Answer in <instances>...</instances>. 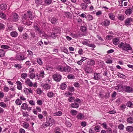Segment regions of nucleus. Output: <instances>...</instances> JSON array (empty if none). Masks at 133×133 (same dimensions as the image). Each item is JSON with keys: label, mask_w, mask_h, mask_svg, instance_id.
Instances as JSON below:
<instances>
[{"label": "nucleus", "mask_w": 133, "mask_h": 133, "mask_svg": "<svg viewBox=\"0 0 133 133\" xmlns=\"http://www.w3.org/2000/svg\"><path fill=\"white\" fill-rule=\"evenodd\" d=\"M118 47L122 49L123 50L127 51L128 50L131 51L132 50V48L131 45L127 43H124L123 42H121L118 45Z\"/></svg>", "instance_id": "obj_1"}, {"label": "nucleus", "mask_w": 133, "mask_h": 133, "mask_svg": "<svg viewBox=\"0 0 133 133\" xmlns=\"http://www.w3.org/2000/svg\"><path fill=\"white\" fill-rule=\"evenodd\" d=\"M122 88L124 91L127 92H131L133 91V88L130 86H124Z\"/></svg>", "instance_id": "obj_2"}, {"label": "nucleus", "mask_w": 133, "mask_h": 133, "mask_svg": "<svg viewBox=\"0 0 133 133\" xmlns=\"http://www.w3.org/2000/svg\"><path fill=\"white\" fill-rule=\"evenodd\" d=\"M84 69L85 73L87 74L91 73L93 71V69L92 67L88 66L87 65L85 66Z\"/></svg>", "instance_id": "obj_3"}, {"label": "nucleus", "mask_w": 133, "mask_h": 133, "mask_svg": "<svg viewBox=\"0 0 133 133\" xmlns=\"http://www.w3.org/2000/svg\"><path fill=\"white\" fill-rule=\"evenodd\" d=\"M61 76L58 74H55L53 76L54 79L57 82L59 81L61 79Z\"/></svg>", "instance_id": "obj_4"}, {"label": "nucleus", "mask_w": 133, "mask_h": 133, "mask_svg": "<svg viewBox=\"0 0 133 133\" xmlns=\"http://www.w3.org/2000/svg\"><path fill=\"white\" fill-rule=\"evenodd\" d=\"M16 58V59L19 61H23L27 58V57H24V55L19 54H17Z\"/></svg>", "instance_id": "obj_5"}, {"label": "nucleus", "mask_w": 133, "mask_h": 133, "mask_svg": "<svg viewBox=\"0 0 133 133\" xmlns=\"http://www.w3.org/2000/svg\"><path fill=\"white\" fill-rule=\"evenodd\" d=\"M46 119L49 121V122L51 126L55 124V121L54 119L50 116H49L48 117H46Z\"/></svg>", "instance_id": "obj_6"}, {"label": "nucleus", "mask_w": 133, "mask_h": 133, "mask_svg": "<svg viewBox=\"0 0 133 133\" xmlns=\"http://www.w3.org/2000/svg\"><path fill=\"white\" fill-rule=\"evenodd\" d=\"M132 19H133L131 18H128L126 19L124 22L125 25L127 26L130 25V23L132 21Z\"/></svg>", "instance_id": "obj_7"}, {"label": "nucleus", "mask_w": 133, "mask_h": 133, "mask_svg": "<svg viewBox=\"0 0 133 133\" xmlns=\"http://www.w3.org/2000/svg\"><path fill=\"white\" fill-rule=\"evenodd\" d=\"M26 14H27L28 17L29 18V19L32 20L34 18V16L32 15L31 11L29 10L28 11Z\"/></svg>", "instance_id": "obj_8"}, {"label": "nucleus", "mask_w": 133, "mask_h": 133, "mask_svg": "<svg viewBox=\"0 0 133 133\" xmlns=\"http://www.w3.org/2000/svg\"><path fill=\"white\" fill-rule=\"evenodd\" d=\"M49 36L54 39H56L57 37L58 38L59 36L53 32L49 34Z\"/></svg>", "instance_id": "obj_9"}, {"label": "nucleus", "mask_w": 133, "mask_h": 133, "mask_svg": "<svg viewBox=\"0 0 133 133\" xmlns=\"http://www.w3.org/2000/svg\"><path fill=\"white\" fill-rule=\"evenodd\" d=\"M35 4L37 5L36 6L38 7L39 6L43 5V0H35Z\"/></svg>", "instance_id": "obj_10"}, {"label": "nucleus", "mask_w": 133, "mask_h": 133, "mask_svg": "<svg viewBox=\"0 0 133 133\" xmlns=\"http://www.w3.org/2000/svg\"><path fill=\"white\" fill-rule=\"evenodd\" d=\"M53 32L60 36V35L61 30H60L59 28L56 27L54 29Z\"/></svg>", "instance_id": "obj_11"}, {"label": "nucleus", "mask_w": 133, "mask_h": 133, "mask_svg": "<svg viewBox=\"0 0 133 133\" xmlns=\"http://www.w3.org/2000/svg\"><path fill=\"white\" fill-rule=\"evenodd\" d=\"M110 23V21L108 19H106L101 23V24L103 26H107L109 25Z\"/></svg>", "instance_id": "obj_12"}, {"label": "nucleus", "mask_w": 133, "mask_h": 133, "mask_svg": "<svg viewBox=\"0 0 133 133\" xmlns=\"http://www.w3.org/2000/svg\"><path fill=\"white\" fill-rule=\"evenodd\" d=\"M26 84L28 85L29 87H32V86L33 84L30 80L29 78H27L25 81Z\"/></svg>", "instance_id": "obj_13"}, {"label": "nucleus", "mask_w": 133, "mask_h": 133, "mask_svg": "<svg viewBox=\"0 0 133 133\" xmlns=\"http://www.w3.org/2000/svg\"><path fill=\"white\" fill-rule=\"evenodd\" d=\"M101 78V76L99 73L95 72L94 73V79L96 80H98Z\"/></svg>", "instance_id": "obj_14"}, {"label": "nucleus", "mask_w": 133, "mask_h": 133, "mask_svg": "<svg viewBox=\"0 0 133 133\" xmlns=\"http://www.w3.org/2000/svg\"><path fill=\"white\" fill-rule=\"evenodd\" d=\"M24 91L25 92L26 94L28 95L30 93H32V90H31V88L28 89L25 88L24 89Z\"/></svg>", "instance_id": "obj_15"}, {"label": "nucleus", "mask_w": 133, "mask_h": 133, "mask_svg": "<svg viewBox=\"0 0 133 133\" xmlns=\"http://www.w3.org/2000/svg\"><path fill=\"white\" fill-rule=\"evenodd\" d=\"M132 12L131 8L127 9L125 11V13L128 16L130 15Z\"/></svg>", "instance_id": "obj_16"}, {"label": "nucleus", "mask_w": 133, "mask_h": 133, "mask_svg": "<svg viewBox=\"0 0 133 133\" xmlns=\"http://www.w3.org/2000/svg\"><path fill=\"white\" fill-rule=\"evenodd\" d=\"M34 28L35 29L36 32H39L40 34H42V31L40 29V27H38L37 25H35Z\"/></svg>", "instance_id": "obj_17"}, {"label": "nucleus", "mask_w": 133, "mask_h": 133, "mask_svg": "<svg viewBox=\"0 0 133 133\" xmlns=\"http://www.w3.org/2000/svg\"><path fill=\"white\" fill-rule=\"evenodd\" d=\"M77 118L80 119H82L84 118V115L81 113H79L77 115Z\"/></svg>", "instance_id": "obj_18"}, {"label": "nucleus", "mask_w": 133, "mask_h": 133, "mask_svg": "<svg viewBox=\"0 0 133 133\" xmlns=\"http://www.w3.org/2000/svg\"><path fill=\"white\" fill-rule=\"evenodd\" d=\"M50 125L49 122V121L48 120H46V122H44L42 125V126L44 128L49 127Z\"/></svg>", "instance_id": "obj_19"}, {"label": "nucleus", "mask_w": 133, "mask_h": 133, "mask_svg": "<svg viewBox=\"0 0 133 133\" xmlns=\"http://www.w3.org/2000/svg\"><path fill=\"white\" fill-rule=\"evenodd\" d=\"M113 44L115 45H117L119 42V40L118 38H114L113 40Z\"/></svg>", "instance_id": "obj_20"}, {"label": "nucleus", "mask_w": 133, "mask_h": 133, "mask_svg": "<svg viewBox=\"0 0 133 133\" xmlns=\"http://www.w3.org/2000/svg\"><path fill=\"white\" fill-rule=\"evenodd\" d=\"M16 83L17 85V88L19 90H21L22 89V83L19 81H17L16 82Z\"/></svg>", "instance_id": "obj_21"}, {"label": "nucleus", "mask_w": 133, "mask_h": 133, "mask_svg": "<svg viewBox=\"0 0 133 133\" xmlns=\"http://www.w3.org/2000/svg\"><path fill=\"white\" fill-rule=\"evenodd\" d=\"M7 7L6 4L4 3L0 5V8L2 10H5L6 9Z\"/></svg>", "instance_id": "obj_22"}, {"label": "nucleus", "mask_w": 133, "mask_h": 133, "mask_svg": "<svg viewBox=\"0 0 133 133\" xmlns=\"http://www.w3.org/2000/svg\"><path fill=\"white\" fill-rule=\"evenodd\" d=\"M64 71L65 72H69L70 71L71 68L69 66H67L66 67H64Z\"/></svg>", "instance_id": "obj_23"}, {"label": "nucleus", "mask_w": 133, "mask_h": 133, "mask_svg": "<svg viewBox=\"0 0 133 133\" xmlns=\"http://www.w3.org/2000/svg\"><path fill=\"white\" fill-rule=\"evenodd\" d=\"M64 67L62 66L59 65L58 66L56 69L58 71L61 72H63L64 71Z\"/></svg>", "instance_id": "obj_24"}, {"label": "nucleus", "mask_w": 133, "mask_h": 133, "mask_svg": "<svg viewBox=\"0 0 133 133\" xmlns=\"http://www.w3.org/2000/svg\"><path fill=\"white\" fill-rule=\"evenodd\" d=\"M126 130L128 132H131L133 131V127L129 126H127L126 128Z\"/></svg>", "instance_id": "obj_25"}, {"label": "nucleus", "mask_w": 133, "mask_h": 133, "mask_svg": "<svg viewBox=\"0 0 133 133\" xmlns=\"http://www.w3.org/2000/svg\"><path fill=\"white\" fill-rule=\"evenodd\" d=\"M11 35L13 37H16L18 35L17 32L15 31H13L11 32Z\"/></svg>", "instance_id": "obj_26"}, {"label": "nucleus", "mask_w": 133, "mask_h": 133, "mask_svg": "<svg viewBox=\"0 0 133 133\" xmlns=\"http://www.w3.org/2000/svg\"><path fill=\"white\" fill-rule=\"evenodd\" d=\"M86 59L87 58L85 57H82V59L79 61L77 62V63L78 64L81 65L82 64V62Z\"/></svg>", "instance_id": "obj_27"}, {"label": "nucleus", "mask_w": 133, "mask_h": 133, "mask_svg": "<svg viewBox=\"0 0 133 133\" xmlns=\"http://www.w3.org/2000/svg\"><path fill=\"white\" fill-rule=\"evenodd\" d=\"M95 61L94 60H90L87 62V64L88 65L91 66L94 65L95 64Z\"/></svg>", "instance_id": "obj_28"}, {"label": "nucleus", "mask_w": 133, "mask_h": 133, "mask_svg": "<svg viewBox=\"0 0 133 133\" xmlns=\"http://www.w3.org/2000/svg\"><path fill=\"white\" fill-rule=\"evenodd\" d=\"M43 87L45 89L48 90L50 88L51 86L48 84L45 83L43 85Z\"/></svg>", "instance_id": "obj_29"}, {"label": "nucleus", "mask_w": 133, "mask_h": 133, "mask_svg": "<svg viewBox=\"0 0 133 133\" xmlns=\"http://www.w3.org/2000/svg\"><path fill=\"white\" fill-rule=\"evenodd\" d=\"M108 15L110 19L113 20H115V16L113 14L110 13Z\"/></svg>", "instance_id": "obj_30"}, {"label": "nucleus", "mask_w": 133, "mask_h": 133, "mask_svg": "<svg viewBox=\"0 0 133 133\" xmlns=\"http://www.w3.org/2000/svg\"><path fill=\"white\" fill-rule=\"evenodd\" d=\"M21 17L22 20H23V22L24 20L28 18V16L27 15V14H22L21 15Z\"/></svg>", "instance_id": "obj_31"}, {"label": "nucleus", "mask_w": 133, "mask_h": 133, "mask_svg": "<svg viewBox=\"0 0 133 133\" xmlns=\"http://www.w3.org/2000/svg\"><path fill=\"white\" fill-rule=\"evenodd\" d=\"M80 6L81 7V8L84 10L86 9L87 6V5L85 3H82L80 4Z\"/></svg>", "instance_id": "obj_32"}, {"label": "nucleus", "mask_w": 133, "mask_h": 133, "mask_svg": "<svg viewBox=\"0 0 133 133\" xmlns=\"http://www.w3.org/2000/svg\"><path fill=\"white\" fill-rule=\"evenodd\" d=\"M127 121L129 123L132 124L133 123V118L130 117L128 118L127 119Z\"/></svg>", "instance_id": "obj_33"}, {"label": "nucleus", "mask_w": 133, "mask_h": 133, "mask_svg": "<svg viewBox=\"0 0 133 133\" xmlns=\"http://www.w3.org/2000/svg\"><path fill=\"white\" fill-rule=\"evenodd\" d=\"M118 18L119 20L123 21L124 19V16L123 15L119 14L118 16Z\"/></svg>", "instance_id": "obj_34"}, {"label": "nucleus", "mask_w": 133, "mask_h": 133, "mask_svg": "<svg viewBox=\"0 0 133 133\" xmlns=\"http://www.w3.org/2000/svg\"><path fill=\"white\" fill-rule=\"evenodd\" d=\"M71 106L72 107L76 108H78L79 107L78 104L75 102L72 103Z\"/></svg>", "instance_id": "obj_35"}, {"label": "nucleus", "mask_w": 133, "mask_h": 133, "mask_svg": "<svg viewBox=\"0 0 133 133\" xmlns=\"http://www.w3.org/2000/svg\"><path fill=\"white\" fill-rule=\"evenodd\" d=\"M62 114V112L60 111H59L58 112H56L55 113H54L53 115L54 116H60Z\"/></svg>", "instance_id": "obj_36"}, {"label": "nucleus", "mask_w": 133, "mask_h": 133, "mask_svg": "<svg viewBox=\"0 0 133 133\" xmlns=\"http://www.w3.org/2000/svg\"><path fill=\"white\" fill-rule=\"evenodd\" d=\"M28 108V105L25 103H23L21 106L23 110H26Z\"/></svg>", "instance_id": "obj_37"}, {"label": "nucleus", "mask_w": 133, "mask_h": 133, "mask_svg": "<svg viewBox=\"0 0 133 133\" xmlns=\"http://www.w3.org/2000/svg\"><path fill=\"white\" fill-rule=\"evenodd\" d=\"M47 96L49 98H51L53 97L54 94L52 91H50L47 93Z\"/></svg>", "instance_id": "obj_38"}, {"label": "nucleus", "mask_w": 133, "mask_h": 133, "mask_svg": "<svg viewBox=\"0 0 133 133\" xmlns=\"http://www.w3.org/2000/svg\"><path fill=\"white\" fill-rule=\"evenodd\" d=\"M66 85L64 83H62L61 85L60 88L62 90H64L66 87Z\"/></svg>", "instance_id": "obj_39"}, {"label": "nucleus", "mask_w": 133, "mask_h": 133, "mask_svg": "<svg viewBox=\"0 0 133 133\" xmlns=\"http://www.w3.org/2000/svg\"><path fill=\"white\" fill-rule=\"evenodd\" d=\"M22 103L21 100L19 99H17L15 101V103L17 104L20 105Z\"/></svg>", "instance_id": "obj_40"}, {"label": "nucleus", "mask_w": 133, "mask_h": 133, "mask_svg": "<svg viewBox=\"0 0 133 133\" xmlns=\"http://www.w3.org/2000/svg\"><path fill=\"white\" fill-rule=\"evenodd\" d=\"M57 19L55 17H53L51 19V22L53 24H55Z\"/></svg>", "instance_id": "obj_41"}, {"label": "nucleus", "mask_w": 133, "mask_h": 133, "mask_svg": "<svg viewBox=\"0 0 133 133\" xmlns=\"http://www.w3.org/2000/svg\"><path fill=\"white\" fill-rule=\"evenodd\" d=\"M5 52L3 49H0V57H3L5 55Z\"/></svg>", "instance_id": "obj_42"}, {"label": "nucleus", "mask_w": 133, "mask_h": 133, "mask_svg": "<svg viewBox=\"0 0 133 133\" xmlns=\"http://www.w3.org/2000/svg\"><path fill=\"white\" fill-rule=\"evenodd\" d=\"M70 113L72 115H75L77 114V111L76 110H72L70 111Z\"/></svg>", "instance_id": "obj_43"}, {"label": "nucleus", "mask_w": 133, "mask_h": 133, "mask_svg": "<svg viewBox=\"0 0 133 133\" xmlns=\"http://www.w3.org/2000/svg\"><path fill=\"white\" fill-rule=\"evenodd\" d=\"M14 66L15 67L17 68L18 69H21L22 67L21 65L20 64H16L14 65Z\"/></svg>", "instance_id": "obj_44"}, {"label": "nucleus", "mask_w": 133, "mask_h": 133, "mask_svg": "<svg viewBox=\"0 0 133 133\" xmlns=\"http://www.w3.org/2000/svg\"><path fill=\"white\" fill-rule=\"evenodd\" d=\"M37 62L39 65H42V61L40 58H38L37 59Z\"/></svg>", "instance_id": "obj_45"}, {"label": "nucleus", "mask_w": 133, "mask_h": 133, "mask_svg": "<svg viewBox=\"0 0 133 133\" xmlns=\"http://www.w3.org/2000/svg\"><path fill=\"white\" fill-rule=\"evenodd\" d=\"M101 128V127L99 125H97L95 127V130L97 132H98L100 131V129Z\"/></svg>", "instance_id": "obj_46"}, {"label": "nucleus", "mask_w": 133, "mask_h": 133, "mask_svg": "<svg viewBox=\"0 0 133 133\" xmlns=\"http://www.w3.org/2000/svg\"><path fill=\"white\" fill-rule=\"evenodd\" d=\"M75 77L72 74H69L68 75L67 78L68 79H73Z\"/></svg>", "instance_id": "obj_47"}, {"label": "nucleus", "mask_w": 133, "mask_h": 133, "mask_svg": "<svg viewBox=\"0 0 133 133\" xmlns=\"http://www.w3.org/2000/svg\"><path fill=\"white\" fill-rule=\"evenodd\" d=\"M5 26L3 24L0 23V30H4L5 28Z\"/></svg>", "instance_id": "obj_48"}, {"label": "nucleus", "mask_w": 133, "mask_h": 133, "mask_svg": "<svg viewBox=\"0 0 133 133\" xmlns=\"http://www.w3.org/2000/svg\"><path fill=\"white\" fill-rule=\"evenodd\" d=\"M45 69L47 70L52 71L53 70V68L52 66H46Z\"/></svg>", "instance_id": "obj_49"}, {"label": "nucleus", "mask_w": 133, "mask_h": 133, "mask_svg": "<svg viewBox=\"0 0 133 133\" xmlns=\"http://www.w3.org/2000/svg\"><path fill=\"white\" fill-rule=\"evenodd\" d=\"M0 17L1 18L4 19H5L6 18V15L3 13H1L0 14Z\"/></svg>", "instance_id": "obj_50"}, {"label": "nucleus", "mask_w": 133, "mask_h": 133, "mask_svg": "<svg viewBox=\"0 0 133 133\" xmlns=\"http://www.w3.org/2000/svg\"><path fill=\"white\" fill-rule=\"evenodd\" d=\"M118 128L120 130H123L124 129V125L122 124H120L119 125Z\"/></svg>", "instance_id": "obj_51"}, {"label": "nucleus", "mask_w": 133, "mask_h": 133, "mask_svg": "<svg viewBox=\"0 0 133 133\" xmlns=\"http://www.w3.org/2000/svg\"><path fill=\"white\" fill-rule=\"evenodd\" d=\"M86 18L89 20H91L93 19V17L91 15H89L87 16Z\"/></svg>", "instance_id": "obj_52"}, {"label": "nucleus", "mask_w": 133, "mask_h": 133, "mask_svg": "<svg viewBox=\"0 0 133 133\" xmlns=\"http://www.w3.org/2000/svg\"><path fill=\"white\" fill-rule=\"evenodd\" d=\"M1 48H2L7 49L9 48L10 47L7 45H2L1 46Z\"/></svg>", "instance_id": "obj_53"}, {"label": "nucleus", "mask_w": 133, "mask_h": 133, "mask_svg": "<svg viewBox=\"0 0 133 133\" xmlns=\"http://www.w3.org/2000/svg\"><path fill=\"white\" fill-rule=\"evenodd\" d=\"M22 36L23 38L24 39H26L29 37L28 34L25 33Z\"/></svg>", "instance_id": "obj_54"}, {"label": "nucleus", "mask_w": 133, "mask_h": 133, "mask_svg": "<svg viewBox=\"0 0 133 133\" xmlns=\"http://www.w3.org/2000/svg\"><path fill=\"white\" fill-rule=\"evenodd\" d=\"M27 76V74L26 73H23L21 75V77L22 78L24 79H25Z\"/></svg>", "instance_id": "obj_55"}, {"label": "nucleus", "mask_w": 133, "mask_h": 133, "mask_svg": "<svg viewBox=\"0 0 133 133\" xmlns=\"http://www.w3.org/2000/svg\"><path fill=\"white\" fill-rule=\"evenodd\" d=\"M12 16L13 17V18L15 19H17L18 17V15L16 13L13 14H12Z\"/></svg>", "instance_id": "obj_56"}, {"label": "nucleus", "mask_w": 133, "mask_h": 133, "mask_svg": "<svg viewBox=\"0 0 133 133\" xmlns=\"http://www.w3.org/2000/svg\"><path fill=\"white\" fill-rule=\"evenodd\" d=\"M87 29L85 26H83L81 27V30L82 32H84L86 31Z\"/></svg>", "instance_id": "obj_57"}, {"label": "nucleus", "mask_w": 133, "mask_h": 133, "mask_svg": "<svg viewBox=\"0 0 133 133\" xmlns=\"http://www.w3.org/2000/svg\"><path fill=\"white\" fill-rule=\"evenodd\" d=\"M127 105L129 107H131V106L133 105L132 103L131 102H128L127 103Z\"/></svg>", "instance_id": "obj_58"}, {"label": "nucleus", "mask_w": 133, "mask_h": 133, "mask_svg": "<svg viewBox=\"0 0 133 133\" xmlns=\"http://www.w3.org/2000/svg\"><path fill=\"white\" fill-rule=\"evenodd\" d=\"M0 105L3 108H5L6 107V105L3 102H1L0 103Z\"/></svg>", "instance_id": "obj_59"}, {"label": "nucleus", "mask_w": 133, "mask_h": 133, "mask_svg": "<svg viewBox=\"0 0 133 133\" xmlns=\"http://www.w3.org/2000/svg\"><path fill=\"white\" fill-rule=\"evenodd\" d=\"M44 73L43 71L41 72L40 74H39V76L42 78H44Z\"/></svg>", "instance_id": "obj_60"}, {"label": "nucleus", "mask_w": 133, "mask_h": 133, "mask_svg": "<svg viewBox=\"0 0 133 133\" xmlns=\"http://www.w3.org/2000/svg\"><path fill=\"white\" fill-rule=\"evenodd\" d=\"M35 74L32 73L29 75L30 77V78L33 79L35 77Z\"/></svg>", "instance_id": "obj_61"}, {"label": "nucleus", "mask_w": 133, "mask_h": 133, "mask_svg": "<svg viewBox=\"0 0 133 133\" xmlns=\"http://www.w3.org/2000/svg\"><path fill=\"white\" fill-rule=\"evenodd\" d=\"M23 125V127L26 128H27L29 126V124L26 122L24 123Z\"/></svg>", "instance_id": "obj_62"}, {"label": "nucleus", "mask_w": 133, "mask_h": 133, "mask_svg": "<svg viewBox=\"0 0 133 133\" xmlns=\"http://www.w3.org/2000/svg\"><path fill=\"white\" fill-rule=\"evenodd\" d=\"M49 36V35L48 36L47 34H44L42 35V38H43L47 39L48 38Z\"/></svg>", "instance_id": "obj_63"}, {"label": "nucleus", "mask_w": 133, "mask_h": 133, "mask_svg": "<svg viewBox=\"0 0 133 133\" xmlns=\"http://www.w3.org/2000/svg\"><path fill=\"white\" fill-rule=\"evenodd\" d=\"M106 132L108 133H112V130L110 128H107Z\"/></svg>", "instance_id": "obj_64"}]
</instances>
